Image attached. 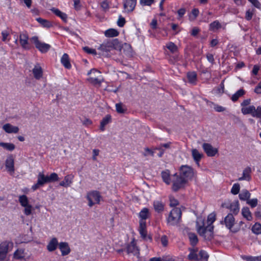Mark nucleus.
I'll return each instance as SVG.
<instances>
[{"label":"nucleus","instance_id":"f257e3e1","mask_svg":"<svg viewBox=\"0 0 261 261\" xmlns=\"http://www.w3.org/2000/svg\"><path fill=\"white\" fill-rule=\"evenodd\" d=\"M120 42L117 39H109L101 44L98 49L100 51L99 54L108 57V53L113 49L120 48Z\"/></svg>","mask_w":261,"mask_h":261},{"label":"nucleus","instance_id":"f03ea898","mask_svg":"<svg viewBox=\"0 0 261 261\" xmlns=\"http://www.w3.org/2000/svg\"><path fill=\"white\" fill-rule=\"evenodd\" d=\"M197 230L200 236L203 237L206 240H211L213 238L214 226L205 225L203 222L202 225H198L197 223Z\"/></svg>","mask_w":261,"mask_h":261},{"label":"nucleus","instance_id":"7ed1b4c3","mask_svg":"<svg viewBox=\"0 0 261 261\" xmlns=\"http://www.w3.org/2000/svg\"><path fill=\"white\" fill-rule=\"evenodd\" d=\"M181 214L180 208L178 207L173 208L167 219L168 224L172 226L177 225L180 221Z\"/></svg>","mask_w":261,"mask_h":261},{"label":"nucleus","instance_id":"20e7f679","mask_svg":"<svg viewBox=\"0 0 261 261\" xmlns=\"http://www.w3.org/2000/svg\"><path fill=\"white\" fill-rule=\"evenodd\" d=\"M171 181L172 182V189L174 192H177L180 189L184 187L187 182V179H185L177 173H175L171 176Z\"/></svg>","mask_w":261,"mask_h":261},{"label":"nucleus","instance_id":"39448f33","mask_svg":"<svg viewBox=\"0 0 261 261\" xmlns=\"http://www.w3.org/2000/svg\"><path fill=\"white\" fill-rule=\"evenodd\" d=\"M196 173V171L191 167L188 165H182L180 167L179 174L185 179H187L188 182L189 180L192 179L195 176Z\"/></svg>","mask_w":261,"mask_h":261},{"label":"nucleus","instance_id":"423d86ee","mask_svg":"<svg viewBox=\"0 0 261 261\" xmlns=\"http://www.w3.org/2000/svg\"><path fill=\"white\" fill-rule=\"evenodd\" d=\"M19 202L20 205L24 207V214L27 216L30 215L32 214L33 207L29 203V200L27 196L25 195L19 196Z\"/></svg>","mask_w":261,"mask_h":261},{"label":"nucleus","instance_id":"0eeeda50","mask_svg":"<svg viewBox=\"0 0 261 261\" xmlns=\"http://www.w3.org/2000/svg\"><path fill=\"white\" fill-rule=\"evenodd\" d=\"M222 224H224L226 227L233 232L238 231L239 228H233V226L235 223V219L233 215L231 213L228 214L224 219V221H221Z\"/></svg>","mask_w":261,"mask_h":261},{"label":"nucleus","instance_id":"6e6552de","mask_svg":"<svg viewBox=\"0 0 261 261\" xmlns=\"http://www.w3.org/2000/svg\"><path fill=\"white\" fill-rule=\"evenodd\" d=\"M101 196L98 192L95 191L89 193L87 194V198L88 200V205L92 207L95 203H99Z\"/></svg>","mask_w":261,"mask_h":261},{"label":"nucleus","instance_id":"1a4fd4ad","mask_svg":"<svg viewBox=\"0 0 261 261\" xmlns=\"http://www.w3.org/2000/svg\"><path fill=\"white\" fill-rule=\"evenodd\" d=\"M31 40L34 43L36 47L42 53L47 52L50 48V45L40 42L36 36L33 37Z\"/></svg>","mask_w":261,"mask_h":261},{"label":"nucleus","instance_id":"9d476101","mask_svg":"<svg viewBox=\"0 0 261 261\" xmlns=\"http://www.w3.org/2000/svg\"><path fill=\"white\" fill-rule=\"evenodd\" d=\"M48 182L47 176H45L43 172H39L38 175L37 182L32 186V189L35 191L39 187Z\"/></svg>","mask_w":261,"mask_h":261},{"label":"nucleus","instance_id":"9b49d317","mask_svg":"<svg viewBox=\"0 0 261 261\" xmlns=\"http://www.w3.org/2000/svg\"><path fill=\"white\" fill-rule=\"evenodd\" d=\"M117 50H119L121 54L126 57L130 58L133 56L132 46L128 44L124 43L122 45L120 44V48H118Z\"/></svg>","mask_w":261,"mask_h":261},{"label":"nucleus","instance_id":"f8f14e48","mask_svg":"<svg viewBox=\"0 0 261 261\" xmlns=\"http://www.w3.org/2000/svg\"><path fill=\"white\" fill-rule=\"evenodd\" d=\"M139 231L141 237L144 240H147V239L151 240V238L147 236V232L146 230V222L143 220H140L139 222Z\"/></svg>","mask_w":261,"mask_h":261},{"label":"nucleus","instance_id":"ddd939ff","mask_svg":"<svg viewBox=\"0 0 261 261\" xmlns=\"http://www.w3.org/2000/svg\"><path fill=\"white\" fill-rule=\"evenodd\" d=\"M202 147L207 155L208 156H214L218 153V150L217 148L213 147L209 143H203Z\"/></svg>","mask_w":261,"mask_h":261},{"label":"nucleus","instance_id":"4468645a","mask_svg":"<svg viewBox=\"0 0 261 261\" xmlns=\"http://www.w3.org/2000/svg\"><path fill=\"white\" fill-rule=\"evenodd\" d=\"M5 166L7 171L12 175L14 173V161L12 155L7 157L5 161Z\"/></svg>","mask_w":261,"mask_h":261},{"label":"nucleus","instance_id":"2eb2a0df","mask_svg":"<svg viewBox=\"0 0 261 261\" xmlns=\"http://www.w3.org/2000/svg\"><path fill=\"white\" fill-rule=\"evenodd\" d=\"M137 0H125L123 2V7L127 12H132L135 8Z\"/></svg>","mask_w":261,"mask_h":261},{"label":"nucleus","instance_id":"dca6fc26","mask_svg":"<svg viewBox=\"0 0 261 261\" xmlns=\"http://www.w3.org/2000/svg\"><path fill=\"white\" fill-rule=\"evenodd\" d=\"M251 169L249 167L245 168L243 171L242 176L238 178V180H247L250 181L251 180Z\"/></svg>","mask_w":261,"mask_h":261},{"label":"nucleus","instance_id":"f3484780","mask_svg":"<svg viewBox=\"0 0 261 261\" xmlns=\"http://www.w3.org/2000/svg\"><path fill=\"white\" fill-rule=\"evenodd\" d=\"M8 250V244L7 242H3L0 244V261L5 259Z\"/></svg>","mask_w":261,"mask_h":261},{"label":"nucleus","instance_id":"a211bd4d","mask_svg":"<svg viewBox=\"0 0 261 261\" xmlns=\"http://www.w3.org/2000/svg\"><path fill=\"white\" fill-rule=\"evenodd\" d=\"M3 129L7 133L16 134L19 131V128L17 126H13L10 123H7L3 126Z\"/></svg>","mask_w":261,"mask_h":261},{"label":"nucleus","instance_id":"6ab92c4d","mask_svg":"<svg viewBox=\"0 0 261 261\" xmlns=\"http://www.w3.org/2000/svg\"><path fill=\"white\" fill-rule=\"evenodd\" d=\"M126 251L128 254L132 253L135 255H138L139 254V250L136 246L134 241L132 242L129 245H128Z\"/></svg>","mask_w":261,"mask_h":261},{"label":"nucleus","instance_id":"aec40b11","mask_svg":"<svg viewBox=\"0 0 261 261\" xmlns=\"http://www.w3.org/2000/svg\"><path fill=\"white\" fill-rule=\"evenodd\" d=\"M191 152L192 156L194 161L195 162L196 164L199 166V162L203 156V154L200 153L199 151L196 149H192Z\"/></svg>","mask_w":261,"mask_h":261},{"label":"nucleus","instance_id":"412c9836","mask_svg":"<svg viewBox=\"0 0 261 261\" xmlns=\"http://www.w3.org/2000/svg\"><path fill=\"white\" fill-rule=\"evenodd\" d=\"M34 77L37 80H39L42 76L43 71L42 69L39 64L35 66L32 70Z\"/></svg>","mask_w":261,"mask_h":261},{"label":"nucleus","instance_id":"4be33fe9","mask_svg":"<svg viewBox=\"0 0 261 261\" xmlns=\"http://www.w3.org/2000/svg\"><path fill=\"white\" fill-rule=\"evenodd\" d=\"M59 247L61 251L62 255H66L70 253V249L67 243L61 242L59 243Z\"/></svg>","mask_w":261,"mask_h":261},{"label":"nucleus","instance_id":"5701e85b","mask_svg":"<svg viewBox=\"0 0 261 261\" xmlns=\"http://www.w3.org/2000/svg\"><path fill=\"white\" fill-rule=\"evenodd\" d=\"M255 111V107L253 105L242 107L241 109V112L244 115L250 114L252 117L253 115H254Z\"/></svg>","mask_w":261,"mask_h":261},{"label":"nucleus","instance_id":"b1692460","mask_svg":"<svg viewBox=\"0 0 261 261\" xmlns=\"http://www.w3.org/2000/svg\"><path fill=\"white\" fill-rule=\"evenodd\" d=\"M61 62L62 65L67 69H70L71 67V64L69 62V58L68 55L65 53L62 56Z\"/></svg>","mask_w":261,"mask_h":261},{"label":"nucleus","instance_id":"393cba45","mask_svg":"<svg viewBox=\"0 0 261 261\" xmlns=\"http://www.w3.org/2000/svg\"><path fill=\"white\" fill-rule=\"evenodd\" d=\"M58 245L57 239L56 238H53L47 246V250L52 252L56 249Z\"/></svg>","mask_w":261,"mask_h":261},{"label":"nucleus","instance_id":"a878e982","mask_svg":"<svg viewBox=\"0 0 261 261\" xmlns=\"http://www.w3.org/2000/svg\"><path fill=\"white\" fill-rule=\"evenodd\" d=\"M73 177V176L72 175H66L65 176L64 180L60 182V186L68 187L72 183Z\"/></svg>","mask_w":261,"mask_h":261},{"label":"nucleus","instance_id":"bb28decb","mask_svg":"<svg viewBox=\"0 0 261 261\" xmlns=\"http://www.w3.org/2000/svg\"><path fill=\"white\" fill-rule=\"evenodd\" d=\"M28 36L26 33H20L19 35L20 43L22 47L24 48H27V45L28 44Z\"/></svg>","mask_w":261,"mask_h":261},{"label":"nucleus","instance_id":"cd10ccee","mask_svg":"<svg viewBox=\"0 0 261 261\" xmlns=\"http://www.w3.org/2000/svg\"><path fill=\"white\" fill-rule=\"evenodd\" d=\"M163 181L167 185H169L171 182V177L170 175V171L168 170L163 171L161 173Z\"/></svg>","mask_w":261,"mask_h":261},{"label":"nucleus","instance_id":"c85d7f7f","mask_svg":"<svg viewBox=\"0 0 261 261\" xmlns=\"http://www.w3.org/2000/svg\"><path fill=\"white\" fill-rule=\"evenodd\" d=\"M111 121V116L110 115H106L101 121L100 125V129L104 131L105 126Z\"/></svg>","mask_w":261,"mask_h":261},{"label":"nucleus","instance_id":"c756f323","mask_svg":"<svg viewBox=\"0 0 261 261\" xmlns=\"http://www.w3.org/2000/svg\"><path fill=\"white\" fill-rule=\"evenodd\" d=\"M250 196L251 194L250 192L246 189L243 190L239 195V198L241 200L246 201L249 199Z\"/></svg>","mask_w":261,"mask_h":261},{"label":"nucleus","instance_id":"7c9ffc66","mask_svg":"<svg viewBox=\"0 0 261 261\" xmlns=\"http://www.w3.org/2000/svg\"><path fill=\"white\" fill-rule=\"evenodd\" d=\"M153 207L156 212L161 213L164 211V204L162 201H155L153 202Z\"/></svg>","mask_w":261,"mask_h":261},{"label":"nucleus","instance_id":"2f4dec72","mask_svg":"<svg viewBox=\"0 0 261 261\" xmlns=\"http://www.w3.org/2000/svg\"><path fill=\"white\" fill-rule=\"evenodd\" d=\"M52 12H54L57 16L60 17L64 21L66 22L67 20V15L60 11L59 9L53 8L51 9Z\"/></svg>","mask_w":261,"mask_h":261},{"label":"nucleus","instance_id":"473e14b6","mask_svg":"<svg viewBox=\"0 0 261 261\" xmlns=\"http://www.w3.org/2000/svg\"><path fill=\"white\" fill-rule=\"evenodd\" d=\"M191 245L193 246H195L198 241V239L196 234L193 232H189L188 234Z\"/></svg>","mask_w":261,"mask_h":261},{"label":"nucleus","instance_id":"72a5a7b5","mask_svg":"<svg viewBox=\"0 0 261 261\" xmlns=\"http://www.w3.org/2000/svg\"><path fill=\"white\" fill-rule=\"evenodd\" d=\"M187 78L190 83L196 84L197 81V74L195 72H190L187 73Z\"/></svg>","mask_w":261,"mask_h":261},{"label":"nucleus","instance_id":"f704fd0d","mask_svg":"<svg viewBox=\"0 0 261 261\" xmlns=\"http://www.w3.org/2000/svg\"><path fill=\"white\" fill-rule=\"evenodd\" d=\"M242 214L247 220L251 221L252 219L251 213L248 207H243L242 210Z\"/></svg>","mask_w":261,"mask_h":261},{"label":"nucleus","instance_id":"c9c22d12","mask_svg":"<svg viewBox=\"0 0 261 261\" xmlns=\"http://www.w3.org/2000/svg\"><path fill=\"white\" fill-rule=\"evenodd\" d=\"M36 20L43 27L49 28L53 26L52 23L46 19L39 17L36 19Z\"/></svg>","mask_w":261,"mask_h":261},{"label":"nucleus","instance_id":"e433bc0d","mask_svg":"<svg viewBox=\"0 0 261 261\" xmlns=\"http://www.w3.org/2000/svg\"><path fill=\"white\" fill-rule=\"evenodd\" d=\"M190 253L188 255V259L191 260L198 261V254L196 253L198 249L194 248H190Z\"/></svg>","mask_w":261,"mask_h":261},{"label":"nucleus","instance_id":"4c0bfd02","mask_svg":"<svg viewBox=\"0 0 261 261\" xmlns=\"http://www.w3.org/2000/svg\"><path fill=\"white\" fill-rule=\"evenodd\" d=\"M245 93V91L243 89H240L232 95L231 99L233 101H236L239 97L243 96Z\"/></svg>","mask_w":261,"mask_h":261},{"label":"nucleus","instance_id":"58836bf2","mask_svg":"<svg viewBox=\"0 0 261 261\" xmlns=\"http://www.w3.org/2000/svg\"><path fill=\"white\" fill-rule=\"evenodd\" d=\"M230 210L233 214L237 215L239 212V201H236L231 203L230 205Z\"/></svg>","mask_w":261,"mask_h":261},{"label":"nucleus","instance_id":"ea45409f","mask_svg":"<svg viewBox=\"0 0 261 261\" xmlns=\"http://www.w3.org/2000/svg\"><path fill=\"white\" fill-rule=\"evenodd\" d=\"M105 34L108 37H114L119 35V32L115 29H110L105 31Z\"/></svg>","mask_w":261,"mask_h":261},{"label":"nucleus","instance_id":"a19ab883","mask_svg":"<svg viewBox=\"0 0 261 261\" xmlns=\"http://www.w3.org/2000/svg\"><path fill=\"white\" fill-rule=\"evenodd\" d=\"M208 255L203 250H201L198 254V261H207Z\"/></svg>","mask_w":261,"mask_h":261},{"label":"nucleus","instance_id":"79ce46f5","mask_svg":"<svg viewBox=\"0 0 261 261\" xmlns=\"http://www.w3.org/2000/svg\"><path fill=\"white\" fill-rule=\"evenodd\" d=\"M0 146L3 147L4 148L9 151H12L15 148V145L13 143H10L0 142Z\"/></svg>","mask_w":261,"mask_h":261},{"label":"nucleus","instance_id":"37998d69","mask_svg":"<svg viewBox=\"0 0 261 261\" xmlns=\"http://www.w3.org/2000/svg\"><path fill=\"white\" fill-rule=\"evenodd\" d=\"M149 216V211L147 208H144L139 213V217L141 219L140 220L145 221V220L147 219Z\"/></svg>","mask_w":261,"mask_h":261},{"label":"nucleus","instance_id":"c03bdc74","mask_svg":"<svg viewBox=\"0 0 261 261\" xmlns=\"http://www.w3.org/2000/svg\"><path fill=\"white\" fill-rule=\"evenodd\" d=\"M242 258L246 261H261V255L258 256H252L247 255H242Z\"/></svg>","mask_w":261,"mask_h":261},{"label":"nucleus","instance_id":"a18cd8bd","mask_svg":"<svg viewBox=\"0 0 261 261\" xmlns=\"http://www.w3.org/2000/svg\"><path fill=\"white\" fill-rule=\"evenodd\" d=\"M14 257L17 259H21L24 257V250L17 249L14 253Z\"/></svg>","mask_w":261,"mask_h":261},{"label":"nucleus","instance_id":"49530a36","mask_svg":"<svg viewBox=\"0 0 261 261\" xmlns=\"http://www.w3.org/2000/svg\"><path fill=\"white\" fill-rule=\"evenodd\" d=\"M252 231L253 233L258 234L261 233V224L256 223L252 228Z\"/></svg>","mask_w":261,"mask_h":261},{"label":"nucleus","instance_id":"de8ad7c7","mask_svg":"<svg viewBox=\"0 0 261 261\" xmlns=\"http://www.w3.org/2000/svg\"><path fill=\"white\" fill-rule=\"evenodd\" d=\"M166 47L172 53H174L177 51V46L173 42H171L168 43Z\"/></svg>","mask_w":261,"mask_h":261},{"label":"nucleus","instance_id":"09e8293b","mask_svg":"<svg viewBox=\"0 0 261 261\" xmlns=\"http://www.w3.org/2000/svg\"><path fill=\"white\" fill-rule=\"evenodd\" d=\"M124 107V106L122 103H118L116 104V111L118 113L122 114L125 112L126 109Z\"/></svg>","mask_w":261,"mask_h":261},{"label":"nucleus","instance_id":"8fccbe9b","mask_svg":"<svg viewBox=\"0 0 261 261\" xmlns=\"http://www.w3.org/2000/svg\"><path fill=\"white\" fill-rule=\"evenodd\" d=\"M215 217H216L215 215L213 213L210 214L208 216L207 219V225H210L211 226H213L212 225V224L216 220Z\"/></svg>","mask_w":261,"mask_h":261},{"label":"nucleus","instance_id":"3c124183","mask_svg":"<svg viewBox=\"0 0 261 261\" xmlns=\"http://www.w3.org/2000/svg\"><path fill=\"white\" fill-rule=\"evenodd\" d=\"M240 189V184L238 183L234 184L231 188V192L233 195H237L239 193Z\"/></svg>","mask_w":261,"mask_h":261},{"label":"nucleus","instance_id":"603ef678","mask_svg":"<svg viewBox=\"0 0 261 261\" xmlns=\"http://www.w3.org/2000/svg\"><path fill=\"white\" fill-rule=\"evenodd\" d=\"M48 182L57 181L59 179L58 175L56 173H52L49 176H47Z\"/></svg>","mask_w":261,"mask_h":261},{"label":"nucleus","instance_id":"864d4df0","mask_svg":"<svg viewBox=\"0 0 261 261\" xmlns=\"http://www.w3.org/2000/svg\"><path fill=\"white\" fill-rule=\"evenodd\" d=\"M88 81L90 83L94 85H100L102 82V80L101 79L95 77H90L88 79Z\"/></svg>","mask_w":261,"mask_h":261},{"label":"nucleus","instance_id":"5fc2aeb1","mask_svg":"<svg viewBox=\"0 0 261 261\" xmlns=\"http://www.w3.org/2000/svg\"><path fill=\"white\" fill-rule=\"evenodd\" d=\"M221 27V24L218 21H214L210 24V28L211 30L218 29Z\"/></svg>","mask_w":261,"mask_h":261},{"label":"nucleus","instance_id":"6e6d98bb","mask_svg":"<svg viewBox=\"0 0 261 261\" xmlns=\"http://www.w3.org/2000/svg\"><path fill=\"white\" fill-rule=\"evenodd\" d=\"M154 3V0H140V4L142 6H150Z\"/></svg>","mask_w":261,"mask_h":261},{"label":"nucleus","instance_id":"4d7b16f0","mask_svg":"<svg viewBox=\"0 0 261 261\" xmlns=\"http://www.w3.org/2000/svg\"><path fill=\"white\" fill-rule=\"evenodd\" d=\"M258 200L256 198L249 199L247 201V203L251 207H254L257 205Z\"/></svg>","mask_w":261,"mask_h":261},{"label":"nucleus","instance_id":"13d9d810","mask_svg":"<svg viewBox=\"0 0 261 261\" xmlns=\"http://www.w3.org/2000/svg\"><path fill=\"white\" fill-rule=\"evenodd\" d=\"M83 50L89 54H92L95 55L97 54L96 51L94 49L90 48L88 46H85L83 47Z\"/></svg>","mask_w":261,"mask_h":261},{"label":"nucleus","instance_id":"bf43d9fd","mask_svg":"<svg viewBox=\"0 0 261 261\" xmlns=\"http://www.w3.org/2000/svg\"><path fill=\"white\" fill-rule=\"evenodd\" d=\"M253 117L261 119V106H258L255 108L254 115H253Z\"/></svg>","mask_w":261,"mask_h":261},{"label":"nucleus","instance_id":"052dcab7","mask_svg":"<svg viewBox=\"0 0 261 261\" xmlns=\"http://www.w3.org/2000/svg\"><path fill=\"white\" fill-rule=\"evenodd\" d=\"M179 202L178 200L173 197H170V206L174 207L178 205Z\"/></svg>","mask_w":261,"mask_h":261},{"label":"nucleus","instance_id":"680f3d73","mask_svg":"<svg viewBox=\"0 0 261 261\" xmlns=\"http://www.w3.org/2000/svg\"><path fill=\"white\" fill-rule=\"evenodd\" d=\"M125 18L120 16L117 21V25L120 27H122L125 24Z\"/></svg>","mask_w":261,"mask_h":261},{"label":"nucleus","instance_id":"e2e57ef3","mask_svg":"<svg viewBox=\"0 0 261 261\" xmlns=\"http://www.w3.org/2000/svg\"><path fill=\"white\" fill-rule=\"evenodd\" d=\"M100 6H101V7L102 8V9H103V10L105 11H107V10H108V9L109 8V3L107 1H103L101 3Z\"/></svg>","mask_w":261,"mask_h":261},{"label":"nucleus","instance_id":"0e129e2a","mask_svg":"<svg viewBox=\"0 0 261 261\" xmlns=\"http://www.w3.org/2000/svg\"><path fill=\"white\" fill-rule=\"evenodd\" d=\"M168 239L166 236H163L161 238V243L163 246L166 247L168 245Z\"/></svg>","mask_w":261,"mask_h":261},{"label":"nucleus","instance_id":"69168bd1","mask_svg":"<svg viewBox=\"0 0 261 261\" xmlns=\"http://www.w3.org/2000/svg\"><path fill=\"white\" fill-rule=\"evenodd\" d=\"M253 13L252 11H250V10L247 11V12L246 13L245 18L247 20H251L252 19V16H253Z\"/></svg>","mask_w":261,"mask_h":261},{"label":"nucleus","instance_id":"338daca9","mask_svg":"<svg viewBox=\"0 0 261 261\" xmlns=\"http://www.w3.org/2000/svg\"><path fill=\"white\" fill-rule=\"evenodd\" d=\"M250 102H251V99H245L241 103V106L242 107H246V106H249V105L250 104Z\"/></svg>","mask_w":261,"mask_h":261},{"label":"nucleus","instance_id":"774afa93","mask_svg":"<svg viewBox=\"0 0 261 261\" xmlns=\"http://www.w3.org/2000/svg\"><path fill=\"white\" fill-rule=\"evenodd\" d=\"M254 92L257 94H261V81L255 87Z\"/></svg>","mask_w":261,"mask_h":261}]
</instances>
